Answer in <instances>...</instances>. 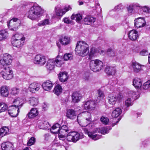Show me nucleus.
<instances>
[{
    "instance_id": "a19ab883",
    "label": "nucleus",
    "mask_w": 150,
    "mask_h": 150,
    "mask_svg": "<svg viewBox=\"0 0 150 150\" xmlns=\"http://www.w3.org/2000/svg\"><path fill=\"white\" fill-rule=\"evenodd\" d=\"M9 129L6 127L1 128L0 129V137H2L5 135L8 132Z\"/></svg>"
},
{
    "instance_id": "423d86ee",
    "label": "nucleus",
    "mask_w": 150,
    "mask_h": 150,
    "mask_svg": "<svg viewBox=\"0 0 150 150\" xmlns=\"http://www.w3.org/2000/svg\"><path fill=\"white\" fill-rule=\"evenodd\" d=\"M103 63L98 59L91 60L90 62V67L91 69L94 72L99 71L103 68Z\"/></svg>"
},
{
    "instance_id": "6e6d98bb",
    "label": "nucleus",
    "mask_w": 150,
    "mask_h": 150,
    "mask_svg": "<svg viewBox=\"0 0 150 150\" xmlns=\"http://www.w3.org/2000/svg\"><path fill=\"white\" fill-rule=\"evenodd\" d=\"M35 141V139L33 137H31L29 140L28 143V146H30L33 145Z\"/></svg>"
},
{
    "instance_id": "864d4df0",
    "label": "nucleus",
    "mask_w": 150,
    "mask_h": 150,
    "mask_svg": "<svg viewBox=\"0 0 150 150\" xmlns=\"http://www.w3.org/2000/svg\"><path fill=\"white\" fill-rule=\"evenodd\" d=\"M63 59L66 61L71 59H72V55L70 53L66 54L64 56Z\"/></svg>"
},
{
    "instance_id": "4c0bfd02",
    "label": "nucleus",
    "mask_w": 150,
    "mask_h": 150,
    "mask_svg": "<svg viewBox=\"0 0 150 150\" xmlns=\"http://www.w3.org/2000/svg\"><path fill=\"white\" fill-rule=\"evenodd\" d=\"M62 86L59 84H57L55 87L54 92L57 96H59L62 92Z\"/></svg>"
},
{
    "instance_id": "2f4dec72",
    "label": "nucleus",
    "mask_w": 150,
    "mask_h": 150,
    "mask_svg": "<svg viewBox=\"0 0 150 150\" xmlns=\"http://www.w3.org/2000/svg\"><path fill=\"white\" fill-rule=\"evenodd\" d=\"M55 61L54 59H50L47 61L46 67L47 69L50 70L53 69L54 67Z\"/></svg>"
},
{
    "instance_id": "c9c22d12",
    "label": "nucleus",
    "mask_w": 150,
    "mask_h": 150,
    "mask_svg": "<svg viewBox=\"0 0 150 150\" xmlns=\"http://www.w3.org/2000/svg\"><path fill=\"white\" fill-rule=\"evenodd\" d=\"M138 6H139V4L137 3L136 4L132 3L130 4L127 7L128 12L129 13H131L135 7H138Z\"/></svg>"
},
{
    "instance_id": "79ce46f5",
    "label": "nucleus",
    "mask_w": 150,
    "mask_h": 150,
    "mask_svg": "<svg viewBox=\"0 0 150 150\" xmlns=\"http://www.w3.org/2000/svg\"><path fill=\"white\" fill-rule=\"evenodd\" d=\"M72 20L75 19L77 22H79L82 19V16L80 14H73L71 16Z\"/></svg>"
},
{
    "instance_id": "72a5a7b5",
    "label": "nucleus",
    "mask_w": 150,
    "mask_h": 150,
    "mask_svg": "<svg viewBox=\"0 0 150 150\" xmlns=\"http://www.w3.org/2000/svg\"><path fill=\"white\" fill-rule=\"evenodd\" d=\"M133 85L136 88H138L141 86V80L139 78H134L133 80Z\"/></svg>"
},
{
    "instance_id": "09e8293b",
    "label": "nucleus",
    "mask_w": 150,
    "mask_h": 150,
    "mask_svg": "<svg viewBox=\"0 0 150 150\" xmlns=\"http://www.w3.org/2000/svg\"><path fill=\"white\" fill-rule=\"evenodd\" d=\"M41 128L45 130H48L50 128V125L48 122L44 121L41 125Z\"/></svg>"
},
{
    "instance_id": "37998d69",
    "label": "nucleus",
    "mask_w": 150,
    "mask_h": 150,
    "mask_svg": "<svg viewBox=\"0 0 150 150\" xmlns=\"http://www.w3.org/2000/svg\"><path fill=\"white\" fill-rule=\"evenodd\" d=\"M29 103L32 106L37 105L38 103V100L37 98L34 97H31L29 98Z\"/></svg>"
},
{
    "instance_id": "f03ea898",
    "label": "nucleus",
    "mask_w": 150,
    "mask_h": 150,
    "mask_svg": "<svg viewBox=\"0 0 150 150\" xmlns=\"http://www.w3.org/2000/svg\"><path fill=\"white\" fill-rule=\"evenodd\" d=\"M60 125L57 123L54 125L50 129L51 132L54 134H58V137L59 140L64 141L65 140V137L70 132V130L65 125H63L60 128Z\"/></svg>"
},
{
    "instance_id": "f8f14e48",
    "label": "nucleus",
    "mask_w": 150,
    "mask_h": 150,
    "mask_svg": "<svg viewBox=\"0 0 150 150\" xmlns=\"http://www.w3.org/2000/svg\"><path fill=\"white\" fill-rule=\"evenodd\" d=\"M46 60L45 57L40 54H38L35 57L34 61L35 63L42 66L45 63Z\"/></svg>"
},
{
    "instance_id": "412c9836",
    "label": "nucleus",
    "mask_w": 150,
    "mask_h": 150,
    "mask_svg": "<svg viewBox=\"0 0 150 150\" xmlns=\"http://www.w3.org/2000/svg\"><path fill=\"white\" fill-rule=\"evenodd\" d=\"M1 147L3 150H13L14 149L13 144L10 142H6L2 143Z\"/></svg>"
},
{
    "instance_id": "de8ad7c7",
    "label": "nucleus",
    "mask_w": 150,
    "mask_h": 150,
    "mask_svg": "<svg viewBox=\"0 0 150 150\" xmlns=\"http://www.w3.org/2000/svg\"><path fill=\"white\" fill-rule=\"evenodd\" d=\"M50 22L48 19H45L40 21L38 24V26H43L49 24Z\"/></svg>"
},
{
    "instance_id": "13d9d810",
    "label": "nucleus",
    "mask_w": 150,
    "mask_h": 150,
    "mask_svg": "<svg viewBox=\"0 0 150 150\" xmlns=\"http://www.w3.org/2000/svg\"><path fill=\"white\" fill-rule=\"evenodd\" d=\"M149 52L145 50H143L141 51L140 52V54L142 56H146L148 54Z\"/></svg>"
},
{
    "instance_id": "e433bc0d",
    "label": "nucleus",
    "mask_w": 150,
    "mask_h": 150,
    "mask_svg": "<svg viewBox=\"0 0 150 150\" xmlns=\"http://www.w3.org/2000/svg\"><path fill=\"white\" fill-rule=\"evenodd\" d=\"M8 32L5 30L0 31V40H2L6 39L8 36Z\"/></svg>"
},
{
    "instance_id": "f257e3e1",
    "label": "nucleus",
    "mask_w": 150,
    "mask_h": 150,
    "mask_svg": "<svg viewBox=\"0 0 150 150\" xmlns=\"http://www.w3.org/2000/svg\"><path fill=\"white\" fill-rule=\"evenodd\" d=\"M77 120L81 126L85 127L83 129L85 134L95 140H98L101 137V135L96 133L98 132L104 134L108 133L109 131L111 129L110 126L102 127L95 129L93 132H91V129L93 128V126H92L91 124L92 120L91 114L88 112H84L81 114H79L77 117Z\"/></svg>"
},
{
    "instance_id": "4468645a",
    "label": "nucleus",
    "mask_w": 150,
    "mask_h": 150,
    "mask_svg": "<svg viewBox=\"0 0 150 150\" xmlns=\"http://www.w3.org/2000/svg\"><path fill=\"white\" fill-rule=\"evenodd\" d=\"M104 51L103 50L96 49L94 47H92L90 50L89 54V59H91L93 57L97 56L98 53L100 54L104 53Z\"/></svg>"
},
{
    "instance_id": "393cba45",
    "label": "nucleus",
    "mask_w": 150,
    "mask_h": 150,
    "mask_svg": "<svg viewBox=\"0 0 150 150\" xmlns=\"http://www.w3.org/2000/svg\"><path fill=\"white\" fill-rule=\"evenodd\" d=\"M96 20V18L90 16H86L83 19L84 24L87 25L93 23Z\"/></svg>"
},
{
    "instance_id": "052dcab7",
    "label": "nucleus",
    "mask_w": 150,
    "mask_h": 150,
    "mask_svg": "<svg viewBox=\"0 0 150 150\" xmlns=\"http://www.w3.org/2000/svg\"><path fill=\"white\" fill-rule=\"evenodd\" d=\"M83 79L86 81H89L90 79L89 75V74L88 73L84 74L83 76Z\"/></svg>"
},
{
    "instance_id": "603ef678",
    "label": "nucleus",
    "mask_w": 150,
    "mask_h": 150,
    "mask_svg": "<svg viewBox=\"0 0 150 150\" xmlns=\"http://www.w3.org/2000/svg\"><path fill=\"white\" fill-rule=\"evenodd\" d=\"M101 122L103 124L107 125L109 121V120L107 117L102 116L100 118Z\"/></svg>"
},
{
    "instance_id": "6e6552de",
    "label": "nucleus",
    "mask_w": 150,
    "mask_h": 150,
    "mask_svg": "<svg viewBox=\"0 0 150 150\" xmlns=\"http://www.w3.org/2000/svg\"><path fill=\"white\" fill-rule=\"evenodd\" d=\"M20 20L16 18H13L7 22V25L9 29L13 31H16L20 25Z\"/></svg>"
},
{
    "instance_id": "9b49d317",
    "label": "nucleus",
    "mask_w": 150,
    "mask_h": 150,
    "mask_svg": "<svg viewBox=\"0 0 150 150\" xmlns=\"http://www.w3.org/2000/svg\"><path fill=\"white\" fill-rule=\"evenodd\" d=\"M12 62V57L8 54L4 55L3 57L0 60V63L3 66L10 64Z\"/></svg>"
},
{
    "instance_id": "5701e85b",
    "label": "nucleus",
    "mask_w": 150,
    "mask_h": 150,
    "mask_svg": "<svg viewBox=\"0 0 150 150\" xmlns=\"http://www.w3.org/2000/svg\"><path fill=\"white\" fill-rule=\"evenodd\" d=\"M132 66L133 71L135 73H138L142 70V65L136 62H133L132 64Z\"/></svg>"
},
{
    "instance_id": "b1692460",
    "label": "nucleus",
    "mask_w": 150,
    "mask_h": 150,
    "mask_svg": "<svg viewBox=\"0 0 150 150\" xmlns=\"http://www.w3.org/2000/svg\"><path fill=\"white\" fill-rule=\"evenodd\" d=\"M72 101L74 103L79 102L81 98V95L77 92H74L71 96Z\"/></svg>"
},
{
    "instance_id": "7c9ffc66",
    "label": "nucleus",
    "mask_w": 150,
    "mask_h": 150,
    "mask_svg": "<svg viewBox=\"0 0 150 150\" xmlns=\"http://www.w3.org/2000/svg\"><path fill=\"white\" fill-rule=\"evenodd\" d=\"M8 88L5 86H3L0 88V94L3 97H6L8 94Z\"/></svg>"
},
{
    "instance_id": "a211bd4d",
    "label": "nucleus",
    "mask_w": 150,
    "mask_h": 150,
    "mask_svg": "<svg viewBox=\"0 0 150 150\" xmlns=\"http://www.w3.org/2000/svg\"><path fill=\"white\" fill-rule=\"evenodd\" d=\"M95 101L90 100L86 102L84 104L83 108L85 110H92L94 109L96 107Z\"/></svg>"
},
{
    "instance_id": "0e129e2a",
    "label": "nucleus",
    "mask_w": 150,
    "mask_h": 150,
    "mask_svg": "<svg viewBox=\"0 0 150 150\" xmlns=\"http://www.w3.org/2000/svg\"><path fill=\"white\" fill-rule=\"evenodd\" d=\"M148 142L146 140H144L142 142V146L144 147L146 146L148 144Z\"/></svg>"
},
{
    "instance_id": "4be33fe9",
    "label": "nucleus",
    "mask_w": 150,
    "mask_h": 150,
    "mask_svg": "<svg viewBox=\"0 0 150 150\" xmlns=\"http://www.w3.org/2000/svg\"><path fill=\"white\" fill-rule=\"evenodd\" d=\"M106 74L109 75H113L116 73L115 68L114 67L107 66L105 69Z\"/></svg>"
},
{
    "instance_id": "dca6fc26",
    "label": "nucleus",
    "mask_w": 150,
    "mask_h": 150,
    "mask_svg": "<svg viewBox=\"0 0 150 150\" xmlns=\"http://www.w3.org/2000/svg\"><path fill=\"white\" fill-rule=\"evenodd\" d=\"M128 37L131 40L136 41L139 38L138 32L135 30H130L128 33Z\"/></svg>"
},
{
    "instance_id": "0eeeda50",
    "label": "nucleus",
    "mask_w": 150,
    "mask_h": 150,
    "mask_svg": "<svg viewBox=\"0 0 150 150\" xmlns=\"http://www.w3.org/2000/svg\"><path fill=\"white\" fill-rule=\"evenodd\" d=\"M122 96L120 93L113 92L109 94L108 98V102L111 105H115L117 102L120 101Z\"/></svg>"
},
{
    "instance_id": "1a4fd4ad",
    "label": "nucleus",
    "mask_w": 150,
    "mask_h": 150,
    "mask_svg": "<svg viewBox=\"0 0 150 150\" xmlns=\"http://www.w3.org/2000/svg\"><path fill=\"white\" fill-rule=\"evenodd\" d=\"M83 134L78 133L75 132H69L67 136V139L69 142H76L80 139L83 137Z\"/></svg>"
},
{
    "instance_id": "6ab92c4d",
    "label": "nucleus",
    "mask_w": 150,
    "mask_h": 150,
    "mask_svg": "<svg viewBox=\"0 0 150 150\" xmlns=\"http://www.w3.org/2000/svg\"><path fill=\"white\" fill-rule=\"evenodd\" d=\"M53 84L50 81L47 80L42 84V86L43 88L45 91H49L52 88Z\"/></svg>"
},
{
    "instance_id": "c03bdc74",
    "label": "nucleus",
    "mask_w": 150,
    "mask_h": 150,
    "mask_svg": "<svg viewBox=\"0 0 150 150\" xmlns=\"http://www.w3.org/2000/svg\"><path fill=\"white\" fill-rule=\"evenodd\" d=\"M107 54L108 56L112 58H116V52L111 49H108L107 51Z\"/></svg>"
},
{
    "instance_id": "49530a36",
    "label": "nucleus",
    "mask_w": 150,
    "mask_h": 150,
    "mask_svg": "<svg viewBox=\"0 0 150 150\" xmlns=\"http://www.w3.org/2000/svg\"><path fill=\"white\" fill-rule=\"evenodd\" d=\"M134 100L131 98H128L126 100L125 105L126 108L132 106L133 104Z\"/></svg>"
},
{
    "instance_id": "774afa93",
    "label": "nucleus",
    "mask_w": 150,
    "mask_h": 150,
    "mask_svg": "<svg viewBox=\"0 0 150 150\" xmlns=\"http://www.w3.org/2000/svg\"><path fill=\"white\" fill-rule=\"evenodd\" d=\"M148 61L149 63L150 64V53L149 54L148 56Z\"/></svg>"
},
{
    "instance_id": "cd10ccee",
    "label": "nucleus",
    "mask_w": 150,
    "mask_h": 150,
    "mask_svg": "<svg viewBox=\"0 0 150 150\" xmlns=\"http://www.w3.org/2000/svg\"><path fill=\"white\" fill-rule=\"evenodd\" d=\"M25 40H19L15 38L12 41V43L13 46L17 47H19L22 46Z\"/></svg>"
},
{
    "instance_id": "ddd939ff",
    "label": "nucleus",
    "mask_w": 150,
    "mask_h": 150,
    "mask_svg": "<svg viewBox=\"0 0 150 150\" xmlns=\"http://www.w3.org/2000/svg\"><path fill=\"white\" fill-rule=\"evenodd\" d=\"M134 26L137 28L143 27L146 24V21L143 17H139L135 19L134 20Z\"/></svg>"
},
{
    "instance_id": "2eb2a0df",
    "label": "nucleus",
    "mask_w": 150,
    "mask_h": 150,
    "mask_svg": "<svg viewBox=\"0 0 150 150\" xmlns=\"http://www.w3.org/2000/svg\"><path fill=\"white\" fill-rule=\"evenodd\" d=\"M9 108L8 113L11 116L16 117L18 115L19 112V109L18 107L12 105L10 106Z\"/></svg>"
},
{
    "instance_id": "7ed1b4c3",
    "label": "nucleus",
    "mask_w": 150,
    "mask_h": 150,
    "mask_svg": "<svg viewBox=\"0 0 150 150\" xmlns=\"http://www.w3.org/2000/svg\"><path fill=\"white\" fill-rule=\"evenodd\" d=\"M42 9L36 3H35L30 8L28 13V17L32 20H36L41 16Z\"/></svg>"
},
{
    "instance_id": "8fccbe9b",
    "label": "nucleus",
    "mask_w": 150,
    "mask_h": 150,
    "mask_svg": "<svg viewBox=\"0 0 150 150\" xmlns=\"http://www.w3.org/2000/svg\"><path fill=\"white\" fill-rule=\"evenodd\" d=\"M142 87L144 90H150V80H149L144 83Z\"/></svg>"
},
{
    "instance_id": "338daca9",
    "label": "nucleus",
    "mask_w": 150,
    "mask_h": 150,
    "mask_svg": "<svg viewBox=\"0 0 150 150\" xmlns=\"http://www.w3.org/2000/svg\"><path fill=\"white\" fill-rule=\"evenodd\" d=\"M50 136V134H45L44 137H45V139H47V138Z\"/></svg>"
},
{
    "instance_id": "58836bf2",
    "label": "nucleus",
    "mask_w": 150,
    "mask_h": 150,
    "mask_svg": "<svg viewBox=\"0 0 150 150\" xmlns=\"http://www.w3.org/2000/svg\"><path fill=\"white\" fill-rule=\"evenodd\" d=\"M97 98L96 99V101L97 103H99L104 97V94L102 91L100 90H98L97 91Z\"/></svg>"
},
{
    "instance_id": "39448f33",
    "label": "nucleus",
    "mask_w": 150,
    "mask_h": 150,
    "mask_svg": "<svg viewBox=\"0 0 150 150\" xmlns=\"http://www.w3.org/2000/svg\"><path fill=\"white\" fill-rule=\"evenodd\" d=\"M75 51L76 54L84 57L89 52L88 45L84 41H79L76 45Z\"/></svg>"
},
{
    "instance_id": "4d7b16f0",
    "label": "nucleus",
    "mask_w": 150,
    "mask_h": 150,
    "mask_svg": "<svg viewBox=\"0 0 150 150\" xmlns=\"http://www.w3.org/2000/svg\"><path fill=\"white\" fill-rule=\"evenodd\" d=\"M19 89L18 88H13L12 89L11 93L16 95L19 93Z\"/></svg>"
},
{
    "instance_id": "9d476101",
    "label": "nucleus",
    "mask_w": 150,
    "mask_h": 150,
    "mask_svg": "<svg viewBox=\"0 0 150 150\" xmlns=\"http://www.w3.org/2000/svg\"><path fill=\"white\" fill-rule=\"evenodd\" d=\"M0 74L4 79L6 80L10 79L13 76L12 69L9 67L4 68L3 71L0 72Z\"/></svg>"
},
{
    "instance_id": "e2e57ef3",
    "label": "nucleus",
    "mask_w": 150,
    "mask_h": 150,
    "mask_svg": "<svg viewBox=\"0 0 150 150\" xmlns=\"http://www.w3.org/2000/svg\"><path fill=\"white\" fill-rule=\"evenodd\" d=\"M64 23H71V21L68 19V18H65L64 19Z\"/></svg>"
},
{
    "instance_id": "680f3d73",
    "label": "nucleus",
    "mask_w": 150,
    "mask_h": 150,
    "mask_svg": "<svg viewBox=\"0 0 150 150\" xmlns=\"http://www.w3.org/2000/svg\"><path fill=\"white\" fill-rule=\"evenodd\" d=\"M123 6L122 4H120L115 7V10H120L123 8Z\"/></svg>"
},
{
    "instance_id": "473e14b6",
    "label": "nucleus",
    "mask_w": 150,
    "mask_h": 150,
    "mask_svg": "<svg viewBox=\"0 0 150 150\" xmlns=\"http://www.w3.org/2000/svg\"><path fill=\"white\" fill-rule=\"evenodd\" d=\"M122 112L121 109L119 107L117 108L113 111L112 116L113 118H117L121 114Z\"/></svg>"
},
{
    "instance_id": "3c124183",
    "label": "nucleus",
    "mask_w": 150,
    "mask_h": 150,
    "mask_svg": "<svg viewBox=\"0 0 150 150\" xmlns=\"http://www.w3.org/2000/svg\"><path fill=\"white\" fill-rule=\"evenodd\" d=\"M7 106L6 104L4 103H0V113L6 110Z\"/></svg>"
},
{
    "instance_id": "20e7f679",
    "label": "nucleus",
    "mask_w": 150,
    "mask_h": 150,
    "mask_svg": "<svg viewBox=\"0 0 150 150\" xmlns=\"http://www.w3.org/2000/svg\"><path fill=\"white\" fill-rule=\"evenodd\" d=\"M42 9L36 3H35L30 8L28 13V17L32 20H36L41 16Z\"/></svg>"
},
{
    "instance_id": "c756f323",
    "label": "nucleus",
    "mask_w": 150,
    "mask_h": 150,
    "mask_svg": "<svg viewBox=\"0 0 150 150\" xmlns=\"http://www.w3.org/2000/svg\"><path fill=\"white\" fill-rule=\"evenodd\" d=\"M38 113L37 109L35 108H33L27 114V115L29 118H33L37 116Z\"/></svg>"
},
{
    "instance_id": "aec40b11",
    "label": "nucleus",
    "mask_w": 150,
    "mask_h": 150,
    "mask_svg": "<svg viewBox=\"0 0 150 150\" xmlns=\"http://www.w3.org/2000/svg\"><path fill=\"white\" fill-rule=\"evenodd\" d=\"M59 41L62 45H66L69 43L70 39L68 36L62 35L60 37Z\"/></svg>"
},
{
    "instance_id": "ea45409f",
    "label": "nucleus",
    "mask_w": 150,
    "mask_h": 150,
    "mask_svg": "<svg viewBox=\"0 0 150 150\" xmlns=\"http://www.w3.org/2000/svg\"><path fill=\"white\" fill-rule=\"evenodd\" d=\"M55 61V65L58 67H60L64 63L62 59L59 57H57L54 60Z\"/></svg>"
},
{
    "instance_id": "5fc2aeb1",
    "label": "nucleus",
    "mask_w": 150,
    "mask_h": 150,
    "mask_svg": "<svg viewBox=\"0 0 150 150\" xmlns=\"http://www.w3.org/2000/svg\"><path fill=\"white\" fill-rule=\"evenodd\" d=\"M13 37L19 40H25L24 37H23V35L22 34L17 33L14 35Z\"/></svg>"
},
{
    "instance_id": "a878e982",
    "label": "nucleus",
    "mask_w": 150,
    "mask_h": 150,
    "mask_svg": "<svg viewBox=\"0 0 150 150\" xmlns=\"http://www.w3.org/2000/svg\"><path fill=\"white\" fill-rule=\"evenodd\" d=\"M58 77L61 82H64L67 80L68 77V74L65 71L61 72L58 74Z\"/></svg>"
},
{
    "instance_id": "bf43d9fd",
    "label": "nucleus",
    "mask_w": 150,
    "mask_h": 150,
    "mask_svg": "<svg viewBox=\"0 0 150 150\" xmlns=\"http://www.w3.org/2000/svg\"><path fill=\"white\" fill-rule=\"evenodd\" d=\"M129 96L133 98L134 97H136V92L133 91H130L129 92Z\"/></svg>"
},
{
    "instance_id": "c85d7f7f",
    "label": "nucleus",
    "mask_w": 150,
    "mask_h": 150,
    "mask_svg": "<svg viewBox=\"0 0 150 150\" xmlns=\"http://www.w3.org/2000/svg\"><path fill=\"white\" fill-rule=\"evenodd\" d=\"M39 85L37 83H32L29 86V90L31 92L35 93L39 89Z\"/></svg>"
},
{
    "instance_id": "bb28decb",
    "label": "nucleus",
    "mask_w": 150,
    "mask_h": 150,
    "mask_svg": "<svg viewBox=\"0 0 150 150\" xmlns=\"http://www.w3.org/2000/svg\"><path fill=\"white\" fill-rule=\"evenodd\" d=\"M76 115L75 111L72 109H69L67 110L66 116L68 118L73 119L76 118Z\"/></svg>"
},
{
    "instance_id": "69168bd1",
    "label": "nucleus",
    "mask_w": 150,
    "mask_h": 150,
    "mask_svg": "<svg viewBox=\"0 0 150 150\" xmlns=\"http://www.w3.org/2000/svg\"><path fill=\"white\" fill-rule=\"evenodd\" d=\"M110 29L113 31H115L116 29L115 27L114 26H111L110 27Z\"/></svg>"
},
{
    "instance_id": "f3484780",
    "label": "nucleus",
    "mask_w": 150,
    "mask_h": 150,
    "mask_svg": "<svg viewBox=\"0 0 150 150\" xmlns=\"http://www.w3.org/2000/svg\"><path fill=\"white\" fill-rule=\"evenodd\" d=\"M71 9V8L69 6L64 8L63 9L60 8H55L56 14L57 16H62L65 14L66 12Z\"/></svg>"
},
{
    "instance_id": "a18cd8bd",
    "label": "nucleus",
    "mask_w": 150,
    "mask_h": 150,
    "mask_svg": "<svg viewBox=\"0 0 150 150\" xmlns=\"http://www.w3.org/2000/svg\"><path fill=\"white\" fill-rule=\"evenodd\" d=\"M138 7L144 12L146 13H150V6H141L139 4V6H138Z\"/></svg>"
},
{
    "instance_id": "f704fd0d",
    "label": "nucleus",
    "mask_w": 150,
    "mask_h": 150,
    "mask_svg": "<svg viewBox=\"0 0 150 150\" xmlns=\"http://www.w3.org/2000/svg\"><path fill=\"white\" fill-rule=\"evenodd\" d=\"M22 99L20 98H18L15 99L13 101V105L14 107H18L19 109L21 108V107L23 103L22 102Z\"/></svg>"
}]
</instances>
